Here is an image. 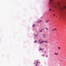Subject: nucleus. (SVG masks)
Instances as JSON below:
<instances>
[{
	"mask_svg": "<svg viewBox=\"0 0 66 66\" xmlns=\"http://www.w3.org/2000/svg\"><path fill=\"white\" fill-rule=\"evenodd\" d=\"M58 5H59L60 6L59 7L60 10H63L64 9H66V6L64 4H61L60 3H57Z\"/></svg>",
	"mask_w": 66,
	"mask_h": 66,
	"instance_id": "nucleus-1",
	"label": "nucleus"
},
{
	"mask_svg": "<svg viewBox=\"0 0 66 66\" xmlns=\"http://www.w3.org/2000/svg\"><path fill=\"white\" fill-rule=\"evenodd\" d=\"M53 0H50V4L51 5V6H54L55 8L56 7V6H55V5L54 4V3L52 2V1Z\"/></svg>",
	"mask_w": 66,
	"mask_h": 66,
	"instance_id": "nucleus-2",
	"label": "nucleus"
},
{
	"mask_svg": "<svg viewBox=\"0 0 66 66\" xmlns=\"http://www.w3.org/2000/svg\"><path fill=\"white\" fill-rule=\"evenodd\" d=\"M41 41H42L41 39H39V44H42L44 43V40H42L41 42Z\"/></svg>",
	"mask_w": 66,
	"mask_h": 66,
	"instance_id": "nucleus-3",
	"label": "nucleus"
},
{
	"mask_svg": "<svg viewBox=\"0 0 66 66\" xmlns=\"http://www.w3.org/2000/svg\"><path fill=\"white\" fill-rule=\"evenodd\" d=\"M46 36V34H44L43 35V37L44 38H45L46 37H45V36Z\"/></svg>",
	"mask_w": 66,
	"mask_h": 66,
	"instance_id": "nucleus-4",
	"label": "nucleus"
},
{
	"mask_svg": "<svg viewBox=\"0 0 66 66\" xmlns=\"http://www.w3.org/2000/svg\"><path fill=\"white\" fill-rule=\"evenodd\" d=\"M43 22V20H40L38 22H37V23H40V22Z\"/></svg>",
	"mask_w": 66,
	"mask_h": 66,
	"instance_id": "nucleus-5",
	"label": "nucleus"
},
{
	"mask_svg": "<svg viewBox=\"0 0 66 66\" xmlns=\"http://www.w3.org/2000/svg\"><path fill=\"white\" fill-rule=\"evenodd\" d=\"M43 43H45L46 44H48V41L44 40Z\"/></svg>",
	"mask_w": 66,
	"mask_h": 66,
	"instance_id": "nucleus-6",
	"label": "nucleus"
},
{
	"mask_svg": "<svg viewBox=\"0 0 66 66\" xmlns=\"http://www.w3.org/2000/svg\"><path fill=\"white\" fill-rule=\"evenodd\" d=\"M35 24H34L33 25H32V27H35Z\"/></svg>",
	"mask_w": 66,
	"mask_h": 66,
	"instance_id": "nucleus-7",
	"label": "nucleus"
},
{
	"mask_svg": "<svg viewBox=\"0 0 66 66\" xmlns=\"http://www.w3.org/2000/svg\"><path fill=\"white\" fill-rule=\"evenodd\" d=\"M37 42V40H36L34 42V43H36Z\"/></svg>",
	"mask_w": 66,
	"mask_h": 66,
	"instance_id": "nucleus-8",
	"label": "nucleus"
},
{
	"mask_svg": "<svg viewBox=\"0 0 66 66\" xmlns=\"http://www.w3.org/2000/svg\"><path fill=\"white\" fill-rule=\"evenodd\" d=\"M55 55H57V53H55Z\"/></svg>",
	"mask_w": 66,
	"mask_h": 66,
	"instance_id": "nucleus-9",
	"label": "nucleus"
},
{
	"mask_svg": "<svg viewBox=\"0 0 66 66\" xmlns=\"http://www.w3.org/2000/svg\"><path fill=\"white\" fill-rule=\"evenodd\" d=\"M43 31V30L42 29L40 31V32H42Z\"/></svg>",
	"mask_w": 66,
	"mask_h": 66,
	"instance_id": "nucleus-10",
	"label": "nucleus"
},
{
	"mask_svg": "<svg viewBox=\"0 0 66 66\" xmlns=\"http://www.w3.org/2000/svg\"><path fill=\"white\" fill-rule=\"evenodd\" d=\"M49 11H51L52 10V9H50L49 10Z\"/></svg>",
	"mask_w": 66,
	"mask_h": 66,
	"instance_id": "nucleus-11",
	"label": "nucleus"
},
{
	"mask_svg": "<svg viewBox=\"0 0 66 66\" xmlns=\"http://www.w3.org/2000/svg\"><path fill=\"white\" fill-rule=\"evenodd\" d=\"M45 29V28L44 27L43 29H42V30H44V29Z\"/></svg>",
	"mask_w": 66,
	"mask_h": 66,
	"instance_id": "nucleus-12",
	"label": "nucleus"
},
{
	"mask_svg": "<svg viewBox=\"0 0 66 66\" xmlns=\"http://www.w3.org/2000/svg\"><path fill=\"white\" fill-rule=\"evenodd\" d=\"M58 49H59V50L60 49V47H58Z\"/></svg>",
	"mask_w": 66,
	"mask_h": 66,
	"instance_id": "nucleus-13",
	"label": "nucleus"
},
{
	"mask_svg": "<svg viewBox=\"0 0 66 66\" xmlns=\"http://www.w3.org/2000/svg\"><path fill=\"white\" fill-rule=\"evenodd\" d=\"M46 30H48V28H46Z\"/></svg>",
	"mask_w": 66,
	"mask_h": 66,
	"instance_id": "nucleus-14",
	"label": "nucleus"
},
{
	"mask_svg": "<svg viewBox=\"0 0 66 66\" xmlns=\"http://www.w3.org/2000/svg\"><path fill=\"white\" fill-rule=\"evenodd\" d=\"M48 46V45H46L45 46V47H47V46Z\"/></svg>",
	"mask_w": 66,
	"mask_h": 66,
	"instance_id": "nucleus-15",
	"label": "nucleus"
},
{
	"mask_svg": "<svg viewBox=\"0 0 66 66\" xmlns=\"http://www.w3.org/2000/svg\"><path fill=\"white\" fill-rule=\"evenodd\" d=\"M54 30H55V31H56V28H54Z\"/></svg>",
	"mask_w": 66,
	"mask_h": 66,
	"instance_id": "nucleus-16",
	"label": "nucleus"
},
{
	"mask_svg": "<svg viewBox=\"0 0 66 66\" xmlns=\"http://www.w3.org/2000/svg\"><path fill=\"white\" fill-rule=\"evenodd\" d=\"M45 22L46 23H48V22L47 21H45Z\"/></svg>",
	"mask_w": 66,
	"mask_h": 66,
	"instance_id": "nucleus-17",
	"label": "nucleus"
},
{
	"mask_svg": "<svg viewBox=\"0 0 66 66\" xmlns=\"http://www.w3.org/2000/svg\"><path fill=\"white\" fill-rule=\"evenodd\" d=\"M37 65H38V64H37H37H36V65L37 66Z\"/></svg>",
	"mask_w": 66,
	"mask_h": 66,
	"instance_id": "nucleus-18",
	"label": "nucleus"
},
{
	"mask_svg": "<svg viewBox=\"0 0 66 66\" xmlns=\"http://www.w3.org/2000/svg\"><path fill=\"white\" fill-rule=\"evenodd\" d=\"M52 30L53 31H54V29H52Z\"/></svg>",
	"mask_w": 66,
	"mask_h": 66,
	"instance_id": "nucleus-19",
	"label": "nucleus"
},
{
	"mask_svg": "<svg viewBox=\"0 0 66 66\" xmlns=\"http://www.w3.org/2000/svg\"><path fill=\"white\" fill-rule=\"evenodd\" d=\"M36 63H37V64H38V61H36Z\"/></svg>",
	"mask_w": 66,
	"mask_h": 66,
	"instance_id": "nucleus-20",
	"label": "nucleus"
},
{
	"mask_svg": "<svg viewBox=\"0 0 66 66\" xmlns=\"http://www.w3.org/2000/svg\"><path fill=\"white\" fill-rule=\"evenodd\" d=\"M47 21H49V20H47Z\"/></svg>",
	"mask_w": 66,
	"mask_h": 66,
	"instance_id": "nucleus-21",
	"label": "nucleus"
},
{
	"mask_svg": "<svg viewBox=\"0 0 66 66\" xmlns=\"http://www.w3.org/2000/svg\"><path fill=\"white\" fill-rule=\"evenodd\" d=\"M42 48H40L39 50H42Z\"/></svg>",
	"mask_w": 66,
	"mask_h": 66,
	"instance_id": "nucleus-22",
	"label": "nucleus"
},
{
	"mask_svg": "<svg viewBox=\"0 0 66 66\" xmlns=\"http://www.w3.org/2000/svg\"><path fill=\"white\" fill-rule=\"evenodd\" d=\"M44 55H44V54L43 55V56H44Z\"/></svg>",
	"mask_w": 66,
	"mask_h": 66,
	"instance_id": "nucleus-23",
	"label": "nucleus"
},
{
	"mask_svg": "<svg viewBox=\"0 0 66 66\" xmlns=\"http://www.w3.org/2000/svg\"><path fill=\"white\" fill-rule=\"evenodd\" d=\"M62 60H61V62H62Z\"/></svg>",
	"mask_w": 66,
	"mask_h": 66,
	"instance_id": "nucleus-24",
	"label": "nucleus"
},
{
	"mask_svg": "<svg viewBox=\"0 0 66 66\" xmlns=\"http://www.w3.org/2000/svg\"><path fill=\"white\" fill-rule=\"evenodd\" d=\"M55 14H54V16H55Z\"/></svg>",
	"mask_w": 66,
	"mask_h": 66,
	"instance_id": "nucleus-25",
	"label": "nucleus"
},
{
	"mask_svg": "<svg viewBox=\"0 0 66 66\" xmlns=\"http://www.w3.org/2000/svg\"><path fill=\"white\" fill-rule=\"evenodd\" d=\"M48 57V55L46 56V57Z\"/></svg>",
	"mask_w": 66,
	"mask_h": 66,
	"instance_id": "nucleus-26",
	"label": "nucleus"
},
{
	"mask_svg": "<svg viewBox=\"0 0 66 66\" xmlns=\"http://www.w3.org/2000/svg\"><path fill=\"white\" fill-rule=\"evenodd\" d=\"M35 64H36V63H35Z\"/></svg>",
	"mask_w": 66,
	"mask_h": 66,
	"instance_id": "nucleus-27",
	"label": "nucleus"
},
{
	"mask_svg": "<svg viewBox=\"0 0 66 66\" xmlns=\"http://www.w3.org/2000/svg\"><path fill=\"white\" fill-rule=\"evenodd\" d=\"M57 17V16H56V17Z\"/></svg>",
	"mask_w": 66,
	"mask_h": 66,
	"instance_id": "nucleus-28",
	"label": "nucleus"
},
{
	"mask_svg": "<svg viewBox=\"0 0 66 66\" xmlns=\"http://www.w3.org/2000/svg\"><path fill=\"white\" fill-rule=\"evenodd\" d=\"M65 60H66V58H65Z\"/></svg>",
	"mask_w": 66,
	"mask_h": 66,
	"instance_id": "nucleus-29",
	"label": "nucleus"
},
{
	"mask_svg": "<svg viewBox=\"0 0 66 66\" xmlns=\"http://www.w3.org/2000/svg\"><path fill=\"white\" fill-rule=\"evenodd\" d=\"M60 18H59V19H60Z\"/></svg>",
	"mask_w": 66,
	"mask_h": 66,
	"instance_id": "nucleus-30",
	"label": "nucleus"
}]
</instances>
